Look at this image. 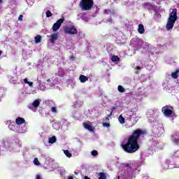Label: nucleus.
<instances>
[{
	"label": "nucleus",
	"mask_w": 179,
	"mask_h": 179,
	"mask_svg": "<svg viewBox=\"0 0 179 179\" xmlns=\"http://www.w3.org/2000/svg\"><path fill=\"white\" fill-rule=\"evenodd\" d=\"M141 135H143V131L139 129L136 130L133 135L129 138L127 143L122 144V148L124 151L127 153H135V152L139 149L138 139H139Z\"/></svg>",
	"instance_id": "nucleus-1"
},
{
	"label": "nucleus",
	"mask_w": 179,
	"mask_h": 179,
	"mask_svg": "<svg viewBox=\"0 0 179 179\" xmlns=\"http://www.w3.org/2000/svg\"><path fill=\"white\" fill-rule=\"evenodd\" d=\"M177 20V9H173L172 12L169 13V17L166 24V30H171L174 27V24Z\"/></svg>",
	"instance_id": "nucleus-2"
},
{
	"label": "nucleus",
	"mask_w": 179,
	"mask_h": 179,
	"mask_svg": "<svg viewBox=\"0 0 179 179\" xmlns=\"http://www.w3.org/2000/svg\"><path fill=\"white\" fill-rule=\"evenodd\" d=\"M1 145L4 148H8L10 150H15L17 148V140L15 138H6L2 141Z\"/></svg>",
	"instance_id": "nucleus-3"
},
{
	"label": "nucleus",
	"mask_w": 179,
	"mask_h": 179,
	"mask_svg": "<svg viewBox=\"0 0 179 179\" xmlns=\"http://www.w3.org/2000/svg\"><path fill=\"white\" fill-rule=\"evenodd\" d=\"M127 115L129 117L126 119V121L128 122L129 126L128 124H126L127 128H131V127H134V125L138 122V120H139V118L136 115V113L132 111L128 112Z\"/></svg>",
	"instance_id": "nucleus-4"
},
{
	"label": "nucleus",
	"mask_w": 179,
	"mask_h": 179,
	"mask_svg": "<svg viewBox=\"0 0 179 179\" xmlns=\"http://www.w3.org/2000/svg\"><path fill=\"white\" fill-rule=\"evenodd\" d=\"M80 6L83 10H90L93 8V0H81Z\"/></svg>",
	"instance_id": "nucleus-5"
},
{
	"label": "nucleus",
	"mask_w": 179,
	"mask_h": 179,
	"mask_svg": "<svg viewBox=\"0 0 179 179\" xmlns=\"http://www.w3.org/2000/svg\"><path fill=\"white\" fill-rule=\"evenodd\" d=\"M162 113L164 114L165 117H168V118H170V117H173L174 115V108H172V106H166L162 108Z\"/></svg>",
	"instance_id": "nucleus-6"
},
{
	"label": "nucleus",
	"mask_w": 179,
	"mask_h": 179,
	"mask_svg": "<svg viewBox=\"0 0 179 179\" xmlns=\"http://www.w3.org/2000/svg\"><path fill=\"white\" fill-rule=\"evenodd\" d=\"M40 103H41V99H36L32 103L28 106V108L36 113L37 111V107L40 106Z\"/></svg>",
	"instance_id": "nucleus-7"
},
{
	"label": "nucleus",
	"mask_w": 179,
	"mask_h": 179,
	"mask_svg": "<svg viewBox=\"0 0 179 179\" xmlns=\"http://www.w3.org/2000/svg\"><path fill=\"white\" fill-rule=\"evenodd\" d=\"M64 31L66 34H77L78 31L73 26H69L64 27Z\"/></svg>",
	"instance_id": "nucleus-8"
},
{
	"label": "nucleus",
	"mask_w": 179,
	"mask_h": 179,
	"mask_svg": "<svg viewBox=\"0 0 179 179\" xmlns=\"http://www.w3.org/2000/svg\"><path fill=\"white\" fill-rule=\"evenodd\" d=\"M171 141L175 145H179V132L176 131L171 134Z\"/></svg>",
	"instance_id": "nucleus-9"
},
{
	"label": "nucleus",
	"mask_w": 179,
	"mask_h": 179,
	"mask_svg": "<svg viewBox=\"0 0 179 179\" xmlns=\"http://www.w3.org/2000/svg\"><path fill=\"white\" fill-rule=\"evenodd\" d=\"M64 23V20L59 19L57 20L52 26L53 31H58L59 30V27H61V24Z\"/></svg>",
	"instance_id": "nucleus-10"
},
{
	"label": "nucleus",
	"mask_w": 179,
	"mask_h": 179,
	"mask_svg": "<svg viewBox=\"0 0 179 179\" xmlns=\"http://www.w3.org/2000/svg\"><path fill=\"white\" fill-rule=\"evenodd\" d=\"M83 125L84 128L90 132H94V127H93L90 123L86 122L83 123Z\"/></svg>",
	"instance_id": "nucleus-11"
},
{
	"label": "nucleus",
	"mask_w": 179,
	"mask_h": 179,
	"mask_svg": "<svg viewBox=\"0 0 179 179\" xmlns=\"http://www.w3.org/2000/svg\"><path fill=\"white\" fill-rule=\"evenodd\" d=\"M58 33H55V34H52L50 36H48V38H49V41H50V43H52V44H54L55 43V41H57V38H58Z\"/></svg>",
	"instance_id": "nucleus-12"
},
{
	"label": "nucleus",
	"mask_w": 179,
	"mask_h": 179,
	"mask_svg": "<svg viewBox=\"0 0 179 179\" xmlns=\"http://www.w3.org/2000/svg\"><path fill=\"white\" fill-rule=\"evenodd\" d=\"M8 128L10 129V131H13L14 132H19V125L15 123H10L8 125Z\"/></svg>",
	"instance_id": "nucleus-13"
},
{
	"label": "nucleus",
	"mask_w": 179,
	"mask_h": 179,
	"mask_svg": "<svg viewBox=\"0 0 179 179\" xmlns=\"http://www.w3.org/2000/svg\"><path fill=\"white\" fill-rule=\"evenodd\" d=\"M27 132V126L22 125V127L19 126L18 133L19 134H26Z\"/></svg>",
	"instance_id": "nucleus-14"
},
{
	"label": "nucleus",
	"mask_w": 179,
	"mask_h": 179,
	"mask_svg": "<svg viewBox=\"0 0 179 179\" xmlns=\"http://www.w3.org/2000/svg\"><path fill=\"white\" fill-rule=\"evenodd\" d=\"M25 120L22 117H17L15 120V123L18 125V127H20L22 124H24Z\"/></svg>",
	"instance_id": "nucleus-15"
},
{
	"label": "nucleus",
	"mask_w": 179,
	"mask_h": 179,
	"mask_svg": "<svg viewBox=\"0 0 179 179\" xmlns=\"http://www.w3.org/2000/svg\"><path fill=\"white\" fill-rule=\"evenodd\" d=\"M57 75L58 76L62 78V76L65 75V69H64L63 68H59Z\"/></svg>",
	"instance_id": "nucleus-16"
},
{
	"label": "nucleus",
	"mask_w": 179,
	"mask_h": 179,
	"mask_svg": "<svg viewBox=\"0 0 179 179\" xmlns=\"http://www.w3.org/2000/svg\"><path fill=\"white\" fill-rule=\"evenodd\" d=\"M79 80L81 83H85V82H87V80H89V78L83 75H81L80 76Z\"/></svg>",
	"instance_id": "nucleus-17"
},
{
	"label": "nucleus",
	"mask_w": 179,
	"mask_h": 179,
	"mask_svg": "<svg viewBox=\"0 0 179 179\" xmlns=\"http://www.w3.org/2000/svg\"><path fill=\"white\" fill-rule=\"evenodd\" d=\"M138 33H140V34H143V33H145V28L143 25H142V24H140L138 25Z\"/></svg>",
	"instance_id": "nucleus-18"
},
{
	"label": "nucleus",
	"mask_w": 179,
	"mask_h": 179,
	"mask_svg": "<svg viewBox=\"0 0 179 179\" xmlns=\"http://www.w3.org/2000/svg\"><path fill=\"white\" fill-rule=\"evenodd\" d=\"M179 69H177L175 72L172 73L171 77L173 79H177L178 78Z\"/></svg>",
	"instance_id": "nucleus-19"
},
{
	"label": "nucleus",
	"mask_w": 179,
	"mask_h": 179,
	"mask_svg": "<svg viewBox=\"0 0 179 179\" xmlns=\"http://www.w3.org/2000/svg\"><path fill=\"white\" fill-rule=\"evenodd\" d=\"M169 163H170V161H169V160L163 163L162 167H163L164 170H168V169H169V167H170L169 166Z\"/></svg>",
	"instance_id": "nucleus-20"
},
{
	"label": "nucleus",
	"mask_w": 179,
	"mask_h": 179,
	"mask_svg": "<svg viewBox=\"0 0 179 179\" xmlns=\"http://www.w3.org/2000/svg\"><path fill=\"white\" fill-rule=\"evenodd\" d=\"M57 142V137L52 136L51 138H49L48 143H55Z\"/></svg>",
	"instance_id": "nucleus-21"
},
{
	"label": "nucleus",
	"mask_w": 179,
	"mask_h": 179,
	"mask_svg": "<svg viewBox=\"0 0 179 179\" xmlns=\"http://www.w3.org/2000/svg\"><path fill=\"white\" fill-rule=\"evenodd\" d=\"M35 43L36 44H38V43H41V36L37 35L35 37Z\"/></svg>",
	"instance_id": "nucleus-22"
},
{
	"label": "nucleus",
	"mask_w": 179,
	"mask_h": 179,
	"mask_svg": "<svg viewBox=\"0 0 179 179\" xmlns=\"http://www.w3.org/2000/svg\"><path fill=\"white\" fill-rule=\"evenodd\" d=\"M118 121L120 124H125V118L121 115L119 116Z\"/></svg>",
	"instance_id": "nucleus-23"
},
{
	"label": "nucleus",
	"mask_w": 179,
	"mask_h": 179,
	"mask_svg": "<svg viewBox=\"0 0 179 179\" xmlns=\"http://www.w3.org/2000/svg\"><path fill=\"white\" fill-rule=\"evenodd\" d=\"M24 83H27V85H29V86H30V87H33V82H30L29 81V80L27 78H25L24 80Z\"/></svg>",
	"instance_id": "nucleus-24"
},
{
	"label": "nucleus",
	"mask_w": 179,
	"mask_h": 179,
	"mask_svg": "<svg viewBox=\"0 0 179 179\" xmlns=\"http://www.w3.org/2000/svg\"><path fill=\"white\" fill-rule=\"evenodd\" d=\"M117 89L120 93H124V92H125V88H124V87H122V85H119Z\"/></svg>",
	"instance_id": "nucleus-25"
},
{
	"label": "nucleus",
	"mask_w": 179,
	"mask_h": 179,
	"mask_svg": "<svg viewBox=\"0 0 179 179\" xmlns=\"http://www.w3.org/2000/svg\"><path fill=\"white\" fill-rule=\"evenodd\" d=\"M64 155H66L67 157H72V154L69 152V150H64Z\"/></svg>",
	"instance_id": "nucleus-26"
},
{
	"label": "nucleus",
	"mask_w": 179,
	"mask_h": 179,
	"mask_svg": "<svg viewBox=\"0 0 179 179\" xmlns=\"http://www.w3.org/2000/svg\"><path fill=\"white\" fill-rule=\"evenodd\" d=\"M113 62H117L118 61H120V58L118 57V56H113L111 58Z\"/></svg>",
	"instance_id": "nucleus-27"
},
{
	"label": "nucleus",
	"mask_w": 179,
	"mask_h": 179,
	"mask_svg": "<svg viewBox=\"0 0 179 179\" xmlns=\"http://www.w3.org/2000/svg\"><path fill=\"white\" fill-rule=\"evenodd\" d=\"M99 179H107V176H106L104 173H100Z\"/></svg>",
	"instance_id": "nucleus-28"
},
{
	"label": "nucleus",
	"mask_w": 179,
	"mask_h": 179,
	"mask_svg": "<svg viewBox=\"0 0 179 179\" xmlns=\"http://www.w3.org/2000/svg\"><path fill=\"white\" fill-rule=\"evenodd\" d=\"M34 164L36 166H40V162H38V159L35 158L34 160Z\"/></svg>",
	"instance_id": "nucleus-29"
},
{
	"label": "nucleus",
	"mask_w": 179,
	"mask_h": 179,
	"mask_svg": "<svg viewBox=\"0 0 179 179\" xmlns=\"http://www.w3.org/2000/svg\"><path fill=\"white\" fill-rule=\"evenodd\" d=\"M91 155L92 156H97V155H99V152H97V150H94L92 151Z\"/></svg>",
	"instance_id": "nucleus-30"
},
{
	"label": "nucleus",
	"mask_w": 179,
	"mask_h": 179,
	"mask_svg": "<svg viewBox=\"0 0 179 179\" xmlns=\"http://www.w3.org/2000/svg\"><path fill=\"white\" fill-rule=\"evenodd\" d=\"M46 16H47V17H51V16H52V13H51V11L47 10L46 11Z\"/></svg>",
	"instance_id": "nucleus-31"
},
{
	"label": "nucleus",
	"mask_w": 179,
	"mask_h": 179,
	"mask_svg": "<svg viewBox=\"0 0 179 179\" xmlns=\"http://www.w3.org/2000/svg\"><path fill=\"white\" fill-rule=\"evenodd\" d=\"M173 157H179V150L174 152Z\"/></svg>",
	"instance_id": "nucleus-32"
},
{
	"label": "nucleus",
	"mask_w": 179,
	"mask_h": 179,
	"mask_svg": "<svg viewBox=\"0 0 179 179\" xmlns=\"http://www.w3.org/2000/svg\"><path fill=\"white\" fill-rule=\"evenodd\" d=\"M53 128H55V129H59V126H58V124L55 123L53 124Z\"/></svg>",
	"instance_id": "nucleus-33"
},
{
	"label": "nucleus",
	"mask_w": 179,
	"mask_h": 179,
	"mask_svg": "<svg viewBox=\"0 0 179 179\" xmlns=\"http://www.w3.org/2000/svg\"><path fill=\"white\" fill-rule=\"evenodd\" d=\"M51 111L52 113H57V107H52Z\"/></svg>",
	"instance_id": "nucleus-34"
},
{
	"label": "nucleus",
	"mask_w": 179,
	"mask_h": 179,
	"mask_svg": "<svg viewBox=\"0 0 179 179\" xmlns=\"http://www.w3.org/2000/svg\"><path fill=\"white\" fill-rule=\"evenodd\" d=\"M103 127H105L106 128H109L110 123H103Z\"/></svg>",
	"instance_id": "nucleus-35"
},
{
	"label": "nucleus",
	"mask_w": 179,
	"mask_h": 179,
	"mask_svg": "<svg viewBox=\"0 0 179 179\" xmlns=\"http://www.w3.org/2000/svg\"><path fill=\"white\" fill-rule=\"evenodd\" d=\"M35 179H43V178L41 177V175L40 174H37L36 176V178Z\"/></svg>",
	"instance_id": "nucleus-36"
},
{
	"label": "nucleus",
	"mask_w": 179,
	"mask_h": 179,
	"mask_svg": "<svg viewBox=\"0 0 179 179\" xmlns=\"http://www.w3.org/2000/svg\"><path fill=\"white\" fill-rule=\"evenodd\" d=\"M159 131H160L159 134H163L164 129H163V127H160Z\"/></svg>",
	"instance_id": "nucleus-37"
},
{
	"label": "nucleus",
	"mask_w": 179,
	"mask_h": 179,
	"mask_svg": "<svg viewBox=\"0 0 179 179\" xmlns=\"http://www.w3.org/2000/svg\"><path fill=\"white\" fill-rule=\"evenodd\" d=\"M18 20H23V15H20L18 17Z\"/></svg>",
	"instance_id": "nucleus-38"
},
{
	"label": "nucleus",
	"mask_w": 179,
	"mask_h": 179,
	"mask_svg": "<svg viewBox=\"0 0 179 179\" xmlns=\"http://www.w3.org/2000/svg\"><path fill=\"white\" fill-rule=\"evenodd\" d=\"M136 69H137L138 71H140V69H141V68L139 66H138L136 67Z\"/></svg>",
	"instance_id": "nucleus-39"
},
{
	"label": "nucleus",
	"mask_w": 179,
	"mask_h": 179,
	"mask_svg": "<svg viewBox=\"0 0 179 179\" xmlns=\"http://www.w3.org/2000/svg\"><path fill=\"white\" fill-rule=\"evenodd\" d=\"M54 85H55V83L53 82L50 84V86H54Z\"/></svg>",
	"instance_id": "nucleus-40"
},
{
	"label": "nucleus",
	"mask_w": 179,
	"mask_h": 179,
	"mask_svg": "<svg viewBox=\"0 0 179 179\" xmlns=\"http://www.w3.org/2000/svg\"><path fill=\"white\" fill-rule=\"evenodd\" d=\"M47 82H51V79L47 80Z\"/></svg>",
	"instance_id": "nucleus-41"
},
{
	"label": "nucleus",
	"mask_w": 179,
	"mask_h": 179,
	"mask_svg": "<svg viewBox=\"0 0 179 179\" xmlns=\"http://www.w3.org/2000/svg\"><path fill=\"white\" fill-rule=\"evenodd\" d=\"M1 2H2V0H0V3H1Z\"/></svg>",
	"instance_id": "nucleus-42"
},
{
	"label": "nucleus",
	"mask_w": 179,
	"mask_h": 179,
	"mask_svg": "<svg viewBox=\"0 0 179 179\" xmlns=\"http://www.w3.org/2000/svg\"><path fill=\"white\" fill-rule=\"evenodd\" d=\"M0 55H1V52H0Z\"/></svg>",
	"instance_id": "nucleus-43"
}]
</instances>
